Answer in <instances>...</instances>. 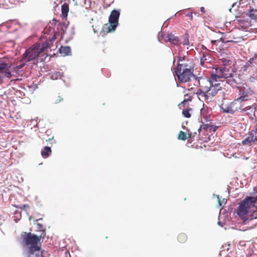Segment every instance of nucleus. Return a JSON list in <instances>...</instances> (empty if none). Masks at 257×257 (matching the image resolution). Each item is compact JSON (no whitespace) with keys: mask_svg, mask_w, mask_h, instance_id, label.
I'll use <instances>...</instances> for the list:
<instances>
[{"mask_svg":"<svg viewBox=\"0 0 257 257\" xmlns=\"http://www.w3.org/2000/svg\"><path fill=\"white\" fill-rule=\"evenodd\" d=\"M37 231L41 232L39 236L26 232H24L21 234L22 243L24 246L28 247V250L23 254L24 257H33L35 251L41 249L40 240L46 236L45 229L40 223H37Z\"/></svg>","mask_w":257,"mask_h":257,"instance_id":"nucleus-1","label":"nucleus"},{"mask_svg":"<svg viewBox=\"0 0 257 257\" xmlns=\"http://www.w3.org/2000/svg\"><path fill=\"white\" fill-rule=\"evenodd\" d=\"M211 73L212 79H215L219 83L225 80L227 83L232 87L236 86V84L240 83L239 75L233 71L229 66H215L212 67Z\"/></svg>","mask_w":257,"mask_h":257,"instance_id":"nucleus-2","label":"nucleus"},{"mask_svg":"<svg viewBox=\"0 0 257 257\" xmlns=\"http://www.w3.org/2000/svg\"><path fill=\"white\" fill-rule=\"evenodd\" d=\"M257 196L255 197H247L239 203L236 210L237 214L242 220L244 224L248 221L256 219L253 213L257 210Z\"/></svg>","mask_w":257,"mask_h":257,"instance_id":"nucleus-3","label":"nucleus"},{"mask_svg":"<svg viewBox=\"0 0 257 257\" xmlns=\"http://www.w3.org/2000/svg\"><path fill=\"white\" fill-rule=\"evenodd\" d=\"M40 56H45L40 48V44H36L32 48L28 49L23 54L22 62H28L33 60Z\"/></svg>","mask_w":257,"mask_h":257,"instance_id":"nucleus-4","label":"nucleus"},{"mask_svg":"<svg viewBox=\"0 0 257 257\" xmlns=\"http://www.w3.org/2000/svg\"><path fill=\"white\" fill-rule=\"evenodd\" d=\"M216 79H212V73H211V76L209 79L203 78H201V82L199 86L200 88L196 92L200 98L201 97V95H204L212 85L216 84Z\"/></svg>","mask_w":257,"mask_h":257,"instance_id":"nucleus-5","label":"nucleus"},{"mask_svg":"<svg viewBox=\"0 0 257 257\" xmlns=\"http://www.w3.org/2000/svg\"><path fill=\"white\" fill-rule=\"evenodd\" d=\"M119 15L120 14L118 11L113 10L109 17V25H105L103 27V29L104 30L105 29L107 30V32H110L111 31H114L118 25Z\"/></svg>","mask_w":257,"mask_h":257,"instance_id":"nucleus-6","label":"nucleus"},{"mask_svg":"<svg viewBox=\"0 0 257 257\" xmlns=\"http://www.w3.org/2000/svg\"><path fill=\"white\" fill-rule=\"evenodd\" d=\"M215 85H212L204 95H201V98L206 101H210L217 93L218 91L221 89L220 83L216 81Z\"/></svg>","mask_w":257,"mask_h":257,"instance_id":"nucleus-7","label":"nucleus"},{"mask_svg":"<svg viewBox=\"0 0 257 257\" xmlns=\"http://www.w3.org/2000/svg\"><path fill=\"white\" fill-rule=\"evenodd\" d=\"M194 70H175L178 80L181 83L188 82L193 77Z\"/></svg>","mask_w":257,"mask_h":257,"instance_id":"nucleus-8","label":"nucleus"},{"mask_svg":"<svg viewBox=\"0 0 257 257\" xmlns=\"http://www.w3.org/2000/svg\"><path fill=\"white\" fill-rule=\"evenodd\" d=\"M10 66L6 63H0V83L5 77L10 78L12 75L10 70Z\"/></svg>","mask_w":257,"mask_h":257,"instance_id":"nucleus-9","label":"nucleus"},{"mask_svg":"<svg viewBox=\"0 0 257 257\" xmlns=\"http://www.w3.org/2000/svg\"><path fill=\"white\" fill-rule=\"evenodd\" d=\"M256 135V131L252 130L249 132L247 137L242 141V145L250 146L251 143L257 142V136Z\"/></svg>","mask_w":257,"mask_h":257,"instance_id":"nucleus-10","label":"nucleus"},{"mask_svg":"<svg viewBox=\"0 0 257 257\" xmlns=\"http://www.w3.org/2000/svg\"><path fill=\"white\" fill-rule=\"evenodd\" d=\"M56 39V36L55 34L53 35L52 37H50L49 39H47L45 41V43L40 45V48L41 51L43 52V53L45 55V52L47 51V49L49 48H50L51 46H52L54 41Z\"/></svg>","mask_w":257,"mask_h":257,"instance_id":"nucleus-11","label":"nucleus"},{"mask_svg":"<svg viewBox=\"0 0 257 257\" xmlns=\"http://www.w3.org/2000/svg\"><path fill=\"white\" fill-rule=\"evenodd\" d=\"M241 110V112H245V114L251 119H253V117H255V108L254 107L247 106L243 107Z\"/></svg>","mask_w":257,"mask_h":257,"instance_id":"nucleus-12","label":"nucleus"},{"mask_svg":"<svg viewBox=\"0 0 257 257\" xmlns=\"http://www.w3.org/2000/svg\"><path fill=\"white\" fill-rule=\"evenodd\" d=\"M201 78L196 77L195 75H193L191 79L188 81V86L190 87V89H192L194 86H199L201 82Z\"/></svg>","mask_w":257,"mask_h":257,"instance_id":"nucleus-13","label":"nucleus"},{"mask_svg":"<svg viewBox=\"0 0 257 257\" xmlns=\"http://www.w3.org/2000/svg\"><path fill=\"white\" fill-rule=\"evenodd\" d=\"M193 62H189L186 64H178L175 70H194Z\"/></svg>","mask_w":257,"mask_h":257,"instance_id":"nucleus-14","label":"nucleus"},{"mask_svg":"<svg viewBox=\"0 0 257 257\" xmlns=\"http://www.w3.org/2000/svg\"><path fill=\"white\" fill-rule=\"evenodd\" d=\"M253 92L250 88H247L243 90L242 95L238 98L241 101L247 100L249 96L252 95Z\"/></svg>","mask_w":257,"mask_h":257,"instance_id":"nucleus-15","label":"nucleus"},{"mask_svg":"<svg viewBox=\"0 0 257 257\" xmlns=\"http://www.w3.org/2000/svg\"><path fill=\"white\" fill-rule=\"evenodd\" d=\"M165 38L166 41H168L174 45H177L180 42L179 38L172 33L168 34Z\"/></svg>","mask_w":257,"mask_h":257,"instance_id":"nucleus-16","label":"nucleus"},{"mask_svg":"<svg viewBox=\"0 0 257 257\" xmlns=\"http://www.w3.org/2000/svg\"><path fill=\"white\" fill-rule=\"evenodd\" d=\"M240 100L238 99V98L234 100V101L232 102L230 104L232 105V108L233 109V111L234 113L237 112V111H240L242 112L241 109H242L243 107L239 103V101Z\"/></svg>","mask_w":257,"mask_h":257,"instance_id":"nucleus-17","label":"nucleus"},{"mask_svg":"<svg viewBox=\"0 0 257 257\" xmlns=\"http://www.w3.org/2000/svg\"><path fill=\"white\" fill-rule=\"evenodd\" d=\"M212 129H213V131L215 132L217 129V127L216 126L213 127L212 125L209 124H202L200 125V127L198 129V138H199L200 133L202 130H209L211 131Z\"/></svg>","mask_w":257,"mask_h":257,"instance_id":"nucleus-18","label":"nucleus"},{"mask_svg":"<svg viewBox=\"0 0 257 257\" xmlns=\"http://www.w3.org/2000/svg\"><path fill=\"white\" fill-rule=\"evenodd\" d=\"M69 11V5L67 3H64L61 6V15L63 18H66Z\"/></svg>","mask_w":257,"mask_h":257,"instance_id":"nucleus-19","label":"nucleus"},{"mask_svg":"<svg viewBox=\"0 0 257 257\" xmlns=\"http://www.w3.org/2000/svg\"><path fill=\"white\" fill-rule=\"evenodd\" d=\"M51 147L46 146L41 151V155L43 158H48L51 154Z\"/></svg>","mask_w":257,"mask_h":257,"instance_id":"nucleus-20","label":"nucleus"},{"mask_svg":"<svg viewBox=\"0 0 257 257\" xmlns=\"http://www.w3.org/2000/svg\"><path fill=\"white\" fill-rule=\"evenodd\" d=\"M192 137V134H187L183 131H180L178 134V139L180 140L185 141L187 139H190Z\"/></svg>","mask_w":257,"mask_h":257,"instance_id":"nucleus-21","label":"nucleus"},{"mask_svg":"<svg viewBox=\"0 0 257 257\" xmlns=\"http://www.w3.org/2000/svg\"><path fill=\"white\" fill-rule=\"evenodd\" d=\"M59 51L60 53L64 56L69 55L71 54V48L69 46H61Z\"/></svg>","mask_w":257,"mask_h":257,"instance_id":"nucleus-22","label":"nucleus"},{"mask_svg":"<svg viewBox=\"0 0 257 257\" xmlns=\"http://www.w3.org/2000/svg\"><path fill=\"white\" fill-rule=\"evenodd\" d=\"M10 0H0V12L10 7Z\"/></svg>","mask_w":257,"mask_h":257,"instance_id":"nucleus-23","label":"nucleus"},{"mask_svg":"<svg viewBox=\"0 0 257 257\" xmlns=\"http://www.w3.org/2000/svg\"><path fill=\"white\" fill-rule=\"evenodd\" d=\"M179 63L178 64H186L189 62H192V61L188 59L187 56H179Z\"/></svg>","mask_w":257,"mask_h":257,"instance_id":"nucleus-24","label":"nucleus"},{"mask_svg":"<svg viewBox=\"0 0 257 257\" xmlns=\"http://www.w3.org/2000/svg\"><path fill=\"white\" fill-rule=\"evenodd\" d=\"M192 100V97L191 96L188 95V94L185 95L184 100L178 104V106L180 108H181L182 107H183V108H185V103L189 101Z\"/></svg>","mask_w":257,"mask_h":257,"instance_id":"nucleus-25","label":"nucleus"},{"mask_svg":"<svg viewBox=\"0 0 257 257\" xmlns=\"http://www.w3.org/2000/svg\"><path fill=\"white\" fill-rule=\"evenodd\" d=\"M247 15L251 20L257 21V10L251 9Z\"/></svg>","mask_w":257,"mask_h":257,"instance_id":"nucleus-26","label":"nucleus"},{"mask_svg":"<svg viewBox=\"0 0 257 257\" xmlns=\"http://www.w3.org/2000/svg\"><path fill=\"white\" fill-rule=\"evenodd\" d=\"M177 239L179 242L183 243L186 241L187 236L185 233H181L178 235Z\"/></svg>","mask_w":257,"mask_h":257,"instance_id":"nucleus-27","label":"nucleus"},{"mask_svg":"<svg viewBox=\"0 0 257 257\" xmlns=\"http://www.w3.org/2000/svg\"><path fill=\"white\" fill-rule=\"evenodd\" d=\"M191 110H192L191 108L184 109L182 111V114H183V116L186 118H190L191 116V114L190 111Z\"/></svg>","mask_w":257,"mask_h":257,"instance_id":"nucleus-28","label":"nucleus"},{"mask_svg":"<svg viewBox=\"0 0 257 257\" xmlns=\"http://www.w3.org/2000/svg\"><path fill=\"white\" fill-rule=\"evenodd\" d=\"M177 14H179L180 15L184 14L186 17H188L189 18L190 21L193 20L192 13L186 14L185 11L183 10L179 11Z\"/></svg>","mask_w":257,"mask_h":257,"instance_id":"nucleus-29","label":"nucleus"},{"mask_svg":"<svg viewBox=\"0 0 257 257\" xmlns=\"http://www.w3.org/2000/svg\"><path fill=\"white\" fill-rule=\"evenodd\" d=\"M232 108V105L230 104L228 106H227V107H226L224 109V112L233 114L234 113L233 111V109Z\"/></svg>","mask_w":257,"mask_h":257,"instance_id":"nucleus-30","label":"nucleus"},{"mask_svg":"<svg viewBox=\"0 0 257 257\" xmlns=\"http://www.w3.org/2000/svg\"><path fill=\"white\" fill-rule=\"evenodd\" d=\"M182 43L183 45H189V37L188 34H185L184 35V41L182 42Z\"/></svg>","mask_w":257,"mask_h":257,"instance_id":"nucleus-31","label":"nucleus"},{"mask_svg":"<svg viewBox=\"0 0 257 257\" xmlns=\"http://www.w3.org/2000/svg\"><path fill=\"white\" fill-rule=\"evenodd\" d=\"M24 63H21L20 65H17V66H16L15 68H14V71L17 73H18L19 71H20V70L25 65V62H23Z\"/></svg>","mask_w":257,"mask_h":257,"instance_id":"nucleus-32","label":"nucleus"},{"mask_svg":"<svg viewBox=\"0 0 257 257\" xmlns=\"http://www.w3.org/2000/svg\"><path fill=\"white\" fill-rule=\"evenodd\" d=\"M256 58H257V54H255L252 58H250V59H249V60H248V61L247 62L246 65H247V66H250V65L252 64L253 61L254 60H255V59H256Z\"/></svg>","mask_w":257,"mask_h":257,"instance_id":"nucleus-33","label":"nucleus"},{"mask_svg":"<svg viewBox=\"0 0 257 257\" xmlns=\"http://www.w3.org/2000/svg\"><path fill=\"white\" fill-rule=\"evenodd\" d=\"M255 73L253 74L252 76H251L249 78V80L250 82H253L255 80H257V70L255 69Z\"/></svg>","mask_w":257,"mask_h":257,"instance_id":"nucleus-34","label":"nucleus"},{"mask_svg":"<svg viewBox=\"0 0 257 257\" xmlns=\"http://www.w3.org/2000/svg\"><path fill=\"white\" fill-rule=\"evenodd\" d=\"M207 60L206 56L203 55L200 58V64L203 66H204V63Z\"/></svg>","mask_w":257,"mask_h":257,"instance_id":"nucleus-35","label":"nucleus"},{"mask_svg":"<svg viewBox=\"0 0 257 257\" xmlns=\"http://www.w3.org/2000/svg\"><path fill=\"white\" fill-rule=\"evenodd\" d=\"M217 199H218V203L219 206H221L223 205V204L225 203V202H224V199H223V200L221 201L218 195H217Z\"/></svg>","mask_w":257,"mask_h":257,"instance_id":"nucleus-36","label":"nucleus"},{"mask_svg":"<svg viewBox=\"0 0 257 257\" xmlns=\"http://www.w3.org/2000/svg\"><path fill=\"white\" fill-rule=\"evenodd\" d=\"M221 60H222V63L224 64V66H226L228 64H229V63L230 61V60H229L227 59H224V58L222 59Z\"/></svg>","mask_w":257,"mask_h":257,"instance_id":"nucleus-37","label":"nucleus"},{"mask_svg":"<svg viewBox=\"0 0 257 257\" xmlns=\"http://www.w3.org/2000/svg\"><path fill=\"white\" fill-rule=\"evenodd\" d=\"M63 100V98L60 96H58L55 98V101L56 103H59Z\"/></svg>","mask_w":257,"mask_h":257,"instance_id":"nucleus-38","label":"nucleus"},{"mask_svg":"<svg viewBox=\"0 0 257 257\" xmlns=\"http://www.w3.org/2000/svg\"><path fill=\"white\" fill-rule=\"evenodd\" d=\"M220 41L223 43H225L233 41L232 40H225V39L224 38H221L220 39Z\"/></svg>","mask_w":257,"mask_h":257,"instance_id":"nucleus-39","label":"nucleus"},{"mask_svg":"<svg viewBox=\"0 0 257 257\" xmlns=\"http://www.w3.org/2000/svg\"><path fill=\"white\" fill-rule=\"evenodd\" d=\"M46 142H48V141H53V143H56L55 140H54V137H52L51 138H49V139L46 140Z\"/></svg>","mask_w":257,"mask_h":257,"instance_id":"nucleus-40","label":"nucleus"},{"mask_svg":"<svg viewBox=\"0 0 257 257\" xmlns=\"http://www.w3.org/2000/svg\"><path fill=\"white\" fill-rule=\"evenodd\" d=\"M57 75V73L52 74L51 76V78L52 79H57V77H56Z\"/></svg>","mask_w":257,"mask_h":257,"instance_id":"nucleus-41","label":"nucleus"},{"mask_svg":"<svg viewBox=\"0 0 257 257\" xmlns=\"http://www.w3.org/2000/svg\"><path fill=\"white\" fill-rule=\"evenodd\" d=\"M236 22L238 24H242V23L243 22V20H236Z\"/></svg>","mask_w":257,"mask_h":257,"instance_id":"nucleus-42","label":"nucleus"},{"mask_svg":"<svg viewBox=\"0 0 257 257\" xmlns=\"http://www.w3.org/2000/svg\"><path fill=\"white\" fill-rule=\"evenodd\" d=\"M200 10H201V11L202 12V13H204L205 12V10H204V7H201L200 8Z\"/></svg>","mask_w":257,"mask_h":257,"instance_id":"nucleus-43","label":"nucleus"},{"mask_svg":"<svg viewBox=\"0 0 257 257\" xmlns=\"http://www.w3.org/2000/svg\"><path fill=\"white\" fill-rule=\"evenodd\" d=\"M218 40H212L211 42L212 44H214Z\"/></svg>","mask_w":257,"mask_h":257,"instance_id":"nucleus-44","label":"nucleus"},{"mask_svg":"<svg viewBox=\"0 0 257 257\" xmlns=\"http://www.w3.org/2000/svg\"><path fill=\"white\" fill-rule=\"evenodd\" d=\"M253 191L254 193H257V186L254 188Z\"/></svg>","mask_w":257,"mask_h":257,"instance_id":"nucleus-45","label":"nucleus"},{"mask_svg":"<svg viewBox=\"0 0 257 257\" xmlns=\"http://www.w3.org/2000/svg\"><path fill=\"white\" fill-rule=\"evenodd\" d=\"M194 135H197V133H196V132H195V133H194ZM194 136H195V135H193V136H192V137H194Z\"/></svg>","mask_w":257,"mask_h":257,"instance_id":"nucleus-46","label":"nucleus"},{"mask_svg":"<svg viewBox=\"0 0 257 257\" xmlns=\"http://www.w3.org/2000/svg\"><path fill=\"white\" fill-rule=\"evenodd\" d=\"M255 131H256V132H257V123H256V129H255Z\"/></svg>","mask_w":257,"mask_h":257,"instance_id":"nucleus-47","label":"nucleus"},{"mask_svg":"<svg viewBox=\"0 0 257 257\" xmlns=\"http://www.w3.org/2000/svg\"><path fill=\"white\" fill-rule=\"evenodd\" d=\"M246 23H248V24L246 26H248V23L247 21H246Z\"/></svg>","mask_w":257,"mask_h":257,"instance_id":"nucleus-48","label":"nucleus"}]
</instances>
